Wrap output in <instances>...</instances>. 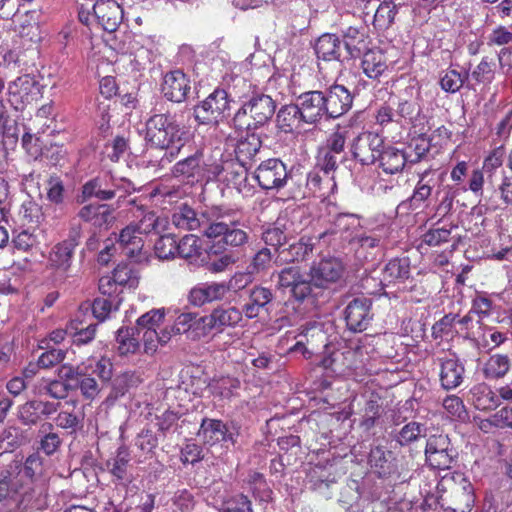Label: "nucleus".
Returning a JSON list of instances; mask_svg holds the SVG:
<instances>
[{"instance_id": "nucleus-11", "label": "nucleus", "mask_w": 512, "mask_h": 512, "mask_svg": "<svg viewBox=\"0 0 512 512\" xmlns=\"http://www.w3.org/2000/svg\"><path fill=\"white\" fill-rule=\"evenodd\" d=\"M254 178L263 190H280L288 179L286 165L278 158L262 161L254 172Z\"/></svg>"}, {"instance_id": "nucleus-55", "label": "nucleus", "mask_w": 512, "mask_h": 512, "mask_svg": "<svg viewBox=\"0 0 512 512\" xmlns=\"http://www.w3.org/2000/svg\"><path fill=\"white\" fill-rule=\"evenodd\" d=\"M424 426L418 422L412 421L403 426L395 437L397 443L406 446L416 441L424 432Z\"/></svg>"}, {"instance_id": "nucleus-42", "label": "nucleus", "mask_w": 512, "mask_h": 512, "mask_svg": "<svg viewBox=\"0 0 512 512\" xmlns=\"http://www.w3.org/2000/svg\"><path fill=\"white\" fill-rule=\"evenodd\" d=\"M475 503L474 490L470 482L464 480L461 490L456 493L454 506L446 508L447 512H470Z\"/></svg>"}, {"instance_id": "nucleus-32", "label": "nucleus", "mask_w": 512, "mask_h": 512, "mask_svg": "<svg viewBox=\"0 0 512 512\" xmlns=\"http://www.w3.org/2000/svg\"><path fill=\"white\" fill-rule=\"evenodd\" d=\"M470 396L475 408L481 411L494 410L501 404L496 392L484 382L474 385Z\"/></svg>"}, {"instance_id": "nucleus-2", "label": "nucleus", "mask_w": 512, "mask_h": 512, "mask_svg": "<svg viewBox=\"0 0 512 512\" xmlns=\"http://www.w3.org/2000/svg\"><path fill=\"white\" fill-rule=\"evenodd\" d=\"M189 130L182 126L177 115L161 108H153L145 122V140L154 148L164 150L161 162H171L182 150H188Z\"/></svg>"}, {"instance_id": "nucleus-10", "label": "nucleus", "mask_w": 512, "mask_h": 512, "mask_svg": "<svg viewBox=\"0 0 512 512\" xmlns=\"http://www.w3.org/2000/svg\"><path fill=\"white\" fill-rule=\"evenodd\" d=\"M229 108L228 93L223 89H216L194 108V116L201 124L218 123Z\"/></svg>"}, {"instance_id": "nucleus-9", "label": "nucleus", "mask_w": 512, "mask_h": 512, "mask_svg": "<svg viewBox=\"0 0 512 512\" xmlns=\"http://www.w3.org/2000/svg\"><path fill=\"white\" fill-rule=\"evenodd\" d=\"M240 427L233 421L223 422L219 419L204 418L201 422L198 437L205 445L217 444L235 445Z\"/></svg>"}, {"instance_id": "nucleus-64", "label": "nucleus", "mask_w": 512, "mask_h": 512, "mask_svg": "<svg viewBox=\"0 0 512 512\" xmlns=\"http://www.w3.org/2000/svg\"><path fill=\"white\" fill-rule=\"evenodd\" d=\"M222 512H253L250 499L244 494L232 496L223 503Z\"/></svg>"}, {"instance_id": "nucleus-51", "label": "nucleus", "mask_w": 512, "mask_h": 512, "mask_svg": "<svg viewBox=\"0 0 512 512\" xmlns=\"http://www.w3.org/2000/svg\"><path fill=\"white\" fill-rule=\"evenodd\" d=\"M249 490L253 496L261 501H267L272 491L270 490L263 474L259 472H251L247 478Z\"/></svg>"}, {"instance_id": "nucleus-18", "label": "nucleus", "mask_w": 512, "mask_h": 512, "mask_svg": "<svg viewBox=\"0 0 512 512\" xmlns=\"http://www.w3.org/2000/svg\"><path fill=\"white\" fill-rule=\"evenodd\" d=\"M327 118H339L346 114L352 107L353 96L343 85L334 84L324 92Z\"/></svg>"}, {"instance_id": "nucleus-3", "label": "nucleus", "mask_w": 512, "mask_h": 512, "mask_svg": "<svg viewBox=\"0 0 512 512\" xmlns=\"http://www.w3.org/2000/svg\"><path fill=\"white\" fill-rule=\"evenodd\" d=\"M136 191L134 184L124 177H116L110 173H104L87 181L81 188V194L77 196V202L85 203L95 198L98 201L117 200L118 204Z\"/></svg>"}, {"instance_id": "nucleus-26", "label": "nucleus", "mask_w": 512, "mask_h": 512, "mask_svg": "<svg viewBox=\"0 0 512 512\" xmlns=\"http://www.w3.org/2000/svg\"><path fill=\"white\" fill-rule=\"evenodd\" d=\"M40 493L31 486L18 483L16 490L12 493L11 504H8L7 512H25L31 508L40 507Z\"/></svg>"}, {"instance_id": "nucleus-47", "label": "nucleus", "mask_w": 512, "mask_h": 512, "mask_svg": "<svg viewBox=\"0 0 512 512\" xmlns=\"http://www.w3.org/2000/svg\"><path fill=\"white\" fill-rule=\"evenodd\" d=\"M381 415V405L379 403V397L372 395L365 403L363 409L362 419L360 426L368 431L376 425V421Z\"/></svg>"}, {"instance_id": "nucleus-34", "label": "nucleus", "mask_w": 512, "mask_h": 512, "mask_svg": "<svg viewBox=\"0 0 512 512\" xmlns=\"http://www.w3.org/2000/svg\"><path fill=\"white\" fill-rule=\"evenodd\" d=\"M304 123L300 109L295 102L282 106L276 115V125L284 133H292Z\"/></svg>"}, {"instance_id": "nucleus-39", "label": "nucleus", "mask_w": 512, "mask_h": 512, "mask_svg": "<svg viewBox=\"0 0 512 512\" xmlns=\"http://www.w3.org/2000/svg\"><path fill=\"white\" fill-rule=\"evenodd\" d=\"M18 218L23 226L38 227L44 220L42 206L31 198L26 199L19 207Z\"/></svg>"}, {"instance_id": "nucleus-52", "label": "nucleus", "mask_w": 512, "mask_h": 512, "mask_svg": "<svg viewBox=\"0 0 512 512\" xmlns=\"http://www.w3.org/2000/svg\"><path fill=\"white\" fill-rule=\"evenodd\" d=\"M23 442L22 431L14 426L4 429L0 434V449L3 452H11Z\"/></svg>"}, {"instance_id": "nucleus-46", "label": "nucleus", "mask_w": 512, "mask_h": 512, "mask_svg": "<svg viewBox=\"0 0 512 512\" xmlns=\"http://www.w3.org/2000/svg\"><path fill=\"white\" fill-rule=\"evenodd\" d=\"M314 242L310 237H301L298 242L289 246L288 249L283 250L281 253H287L286 261H301L305 260L313 251Z\"/></svg>"}, {"instance_id": "nucleus-25", "label": "nucleus", "mask_w": 512, "mask_h": 512, "mask_svg": "<svg viewBox=\"0 0 512 512\" xmlns=\"http://www.w3.org/2000/svg\"><path fill=\"white\" fill-rule=\"evenodd\" d=\"M190 91V81L181 70H173L165 74L162 93L172 102H183Z\"/></svg>"}, {"instance_id": "nucleus-41", "label": "nucleus", "mask_w": 512, "mask_h": 512, "mask_svg": "<svg viewBox=\"0 0 512 512\" xmlns=\"http://www.w3.org/2000/svg\"><path fill=\"white\" fill-rule=\"evenodd\" d=\"M168 220L158 216L155 212L149 211L143 215L140 221L134 225L141 236L144 234H160L165 231Z\"/></svg>"}, {"instance_id": "nucleus-36", "label": "nucleus", "mask_w": 512, "mask_h": 512, "mask_svg": "<svg viewBox=\"0 0 512 512\" xmlns=\"http://www.w3.org/2000/svg\"><path fill=\"white\" fill-rule=\"evenodd\" d=\"M512 362L507 354H492L484 363L482 373L486 379L498 380L504 378L510 371Z\"/></svg>"}, {"instance_id": "nucleus-14", "label": "nucleus", "mask_w": 512, "mask_h": 512, "mask_svg": "<svg viewBox=\"0 0 512 512\" xmlns=\"http://www.w3.org/2000/svg\"><path fill=\"white\" fill-rule=\"evenodd\" d=\"M60 403L31 399L18 406L17 418L24 426H36L56 413Z\"/></svg>"}, {"instance_id": "nucleus-19", "label": "nucleus", "mask_w": 512, "mask_h": 512, "mask_svg": "<svg viewBox=\"0 0 512 512\" xmlns=\"http://www.w3.org/2000/svg\"><path fill=\"white\" fill-rule=\"evenodd\" d=\"M343 273L342 262L334 257L324 258L310 270L311 280L316 288H325L336 282Z\"/></svg>"}, {"instance_id": "nucleus-16", "label": "nucleus", "mask_w": 512, "mask_h": 512, "mask_svg": "<svg viewBox=\"0 0 512 512\" xmlns=\"http://www.w3.org/2000/svg\"><path fill=\"white\" fill-rule=\"evenodd\" d=\"M371 299L357 297L349 302L345 308V320L349 330L362 332L367 329L372 320Z\"/></svg>"}, {"instance_id": "nucleus-56", "label": "nucleus", "mask_w": 512, "mask_h": 512, "mask_svg": "<svg viewBox=\"0 0 512 512\" xmlns=\"http://www.w3.org/2000/svg\"><path fill=\"white\" fill-rule=\"evenodd\" d=\"M164 319V312L160 309H153L149 312L143 314L140 316L137 320L136 327H134V330L136 331L137 335L141 332H144L146 329H154L158 328L159 325L163 322Z\"/></svg>"}, {"instance_id": "nucleus-62", "label": "nucleus", "mask_w": 512, "mask_h": 512, "mask_svg": "<svg viewBox=\"0 0 512 512\" xmlns=\"http://www.w3.org/2000/svg\"><path fill=\"white\" fill-rule=\"evenodd\" d=\"M344 160V156L331 153L328 150L321 148L317 156V167L325 174L334 172L338 164Z\"/></svg>"}, {"instance_id": "nucleus-29", "label": "nucleus", "mask_w": 512, "mask_h": 512, "mask_svg": "<svg viewBox=\"0 0 512 512\" xmlns=\"http://www.w3.org/2000/svg\"><path fill=\"white\" fill-rule=\"evenodd\" d=\"M77 217L98 229H107L114 219L108 206L97 204L82 206Z\"/></svg>"}, {"instance_id": "nucleus-58", "label": "nucleus", "mask_w": 512, "mask_h": 512, "mask_svg": "<svg viewBox=\"0 0 512 512\" xmlns=\"http://www.w3.org/2000/svg\"><path fill=\"white\" fill-rule=\"evenodd\" d=\"M138 376L132 372H124L115 377L112 382V391L116 398L125 395L131 387L137 386Z\"/></svg>"}, {"instance_id": "nucleus-35", "label": "nucleus", "mask_w": 512, "mask_h": 512, "mask_svg": "<svg viewBox=\"0 0 512 512\" xmlns=\"http://www.w3.org/2000/svg\"><path fill=\"white\" fill-rule=\"evenodd\" d=\"M409 274L410 264L407 258L391 259L383 268L379 286L382 288L397 281H404L409 278Z\"/></svg>"}, {"instance_id": "nucleus-61", "label": "nucleus", "mask_w": 512, "mask_h": 512, "mask_svg": "<svg viewBox=\"0 0 512 512\" xmlns=\"http://www.w3.org/2000/svg\"><path fill=\"white\" fill-rule=\"evenodd\" d=\"M47 199L55 205H61L65 200V188L63 181L56 175H51L47 180Z\"/></svg>"}, {"instance_id": "nucleus-33", "label": "nucleus", "mask_w": 512, "mask_h": 512, "mask_svg": "<svg viewBox=\"0 0 512 512\" xmlns=\"http://www.w3.org/2000/svg\"><path fill=\"white\" fill-rule=\"evenodd\" d=\"M289 226L290 223L287 219L278 218L273 224L263 229L262 240L278 251L290 238Z\"/></svg>"}, {"instance_id": "nucleus-8", "label": "nucleus", "mask_w": 512, "mask_h": 512, "mask_svg": "<svg viewBox=\"0 0 512 512\" xmlns=\"http://www.w3.org/2000/svg\"><path fill=\"white\" fill-rule=\"evenodd\" d=\"M315 53L323 61L344 63L356 57L359 50L350 42L341 40L337 35L325 33L315 43Z\"/></svg>"}, {"instance_id": "nucleus-59", "label": "nucleus", "mask_w": 512, "mask_h": 512, "mask_svg": "<svg viewBox=\"0 0 512 512\" xmlns=\"http://www.w3.org/2000/svg\"><path fill=\"white\" fill-rule=\"evenodd\" d=\"M37 244V236L30 230V228L14 232V236L12 238V245L14 249L21 252H28Z\"/></svg>"}, {"instance_id": "nucleus-60", "label": "nucleus", "mask_w": 512, "mask_h": 512, "mask_svg": "<svg viewBox=\"0 0 512 512\" xmlns=\"http://www.w3.org/2000/svg\"><path fill=\"white\" fill-rule=\"evenodd\" d=\"M494 75V63L489 61L488 57H483L471 73L472 79L484 84H490L494 80Z\"/></svg>"}, {"instance_id": "nucleus-24", "label": "nucleus", "mask_w": 512, "mask_h": 512, "mask_svg": "<svg viewBox=\"0 0 512 512\" xmlns=\"http://www.w3.org/2000/svg\"><path fill=\"white\" fill-rule=\"evenodd\" d=\"M229 292L224 282L203 283L193 287L188 295L189 302L197 307L206 303L223 300Z\"/></svg>"}, {"instance_id": "nucleus-44", "label": "nucleus", "mask_w": 512, "mask_h": 512, "mask_svg": "<svg viewBox=\"0 0 512 512\" xmlns=\"http://www.w3.org/2000/svg\"><path fill=\"white\" fill-rule=\"evenodd\" d=\"M73 254L74 249L60 242L52 248L49 263L52 267L66 272L71 266Z\"/></svg>"}, {"instance_id": "nucleus-4", "label": "nucleus", "mask_w": 512, "mask_h": 512, "mask_svg": "<svg viewBox=\"0 0 512 512\" xmlns=\"http://www.w3.org/2000/svg\"><path fill=\"white\" fill-rule=\"evenodd\" d=\"M183 158L174 164L172 173L175 177L192 179L216 178L224 172L225 167L221 160L211 161L205 159L204 149L196 145L191 138L188 140V150H182L178 157Z\"/></svg>"}, {"instance_id": "nucleus-38", "label": "nucleus", "mask_w": 512, "mask_h": 512, "mask_svg": "<svg viewBox=\"0 0 512 512\" xmlns=\"http://www.w3.org/2000/svg\"><path fill=\"white\" fill-rule=\"evenodd\" d=\"M363 72L371 79H378L387 69L386 56L380 50H369L363 55Z\"/></svg>"}, {"instance_id": "nucleus-31", "label": "nucleus", "mask_w": 512, "mask_h": 512, "mask_svg": "<svg viewBox=\"0 0 512 512\" xmlns=\"http://www.w3.org/2000/svg\"><path fill=\"white\" fill-rule=\"evenodd\" d=\"M261 147L262 141L255 133H248L245 137L240 138L235 147V155L239 164L246 167L256 161Z\"/></svg>"}, {"instance_id": "nucleus-7", "label": "nucleus", "mask_w": 512, "mask_h": 512, "mask_svg": "<svg viewBox=\"0 0 512 512\" xmlns=\"http://www.w3.org/2000/svg\"><path fill=\"white\" fill-rule=\"evenodd\" d=\"M390 234L391 229L387 225H377L362 230L351 244L355 249L357 258L363 260L375 258L384 250Z\"/></svg>"}, {"instance_id": "nucleus-5", "label": "nucleus", "mask_w": 512, "mask_h": 512, "mask_svg": "<svg viewBox=\"0 0 512 512\" xmlns=\"http://www.w3.org/2000/svg\"><path fill=\"white\" fill-rule=\"evenodd\" d=\"M276 102L266 94H254L245 101L233 117L234 127L251 131L267 124L275 113Z\"/></svg>"}, {"instance_id": "nucleus-27", "label": "nucleus", "mask_w": 512, "mask_h": 512, "mask_svg": "<svg viewBox=\"0 0 512 512\" xmlns=\"http://www.w3.org/2000/svg\"><path fill=\"white\" fill-rule=\"evenodd\" d=\"M355 357L356 352L352 349L336 350L324 357L321 364L335 374L346 375L355 369Z\"/></svg>"}, {"instance_id": "nucleus-22", "label": "nucleus", "mask_w": 512, "mask_h": 512, "mask_svg": "<svg viewBox=\"0 0 512 512\" xmlns=\"http://www.w3.org/2000/svg\"><path fill=\"white\" fill-rule=\"evenodd\" d=\"M407 97H399L396 105L397 115L399 117L400 126L405 124H413L421 115L422 108L420 104V91L414 86H410L405 90Z\"/></svg>"}, {"instance_id": "nucleus-13", "label": "nucleus", "mask_w": 512, "mask_h": 512, "mask_svg": "<svg viewBox=\"0 0 512 512\" xmlns=\"http://www.w3.org/2000/svg\"><path fill=\"white\" fill-rule=\"evenodd\" d=\"M383 144L384 140L378 134L362 132L354 138L351 152L362 165H371L378 160Z\"/></svg>"}, {"instance_id": "nucleus-1", "label": "nucleus", "mask_w": 512, "mask_h": 512, "mask_svg": "<svg viewBox=\"0 0 512 512\" xmlns=\"http://www.w3.org/2000/svg\"><path fill=\"white\" fill-rule=\"evenodd\" d=\"M171 223L181 230L200 229L210 239H219L231 247H240L249 241V233L241 221V213L228 206L218 205L198 213L187 204L176 207Z\"/></svg>"}, {"instance_id": "nucleus-30", "label": "nucleus", "mask_w": 512, "mask_h": 512, "mask_svg": "<svg viewBox=\"0 0 512 512\" xmlns=\"http://www.w3.org/2000/svg\"><path fill=\"white\" fill-rule=\"evenodd\" d=\"M377 161L386 174H396L401 172L405 165L409 163V156L407 152L401 149L383 145Z\"/></svg>"}, {"instance_id": "nucleus-23", "label": "nucleus", "mask_w": 512, "mask_h": 512, "mask_svg": "<svg viewBox=\"0 0 512 512\" xmlns=\"http://www.w3.org/2000/svg\"><path fill=\"white\" fill-rule=\"evenodd\" d=\"M440 365V383L443 389L449 391L459 387L464 380L465 368L455 356L438 358Z\"/></svg>"}, {"instance_id": "nucleus-12", "label": "nucleus", "mask_w": 512, "mask_h": 512, "mask_svg": "<svg viewBox=\"0 0 512 512\" xmlns=\"http://www.w3.org/2000/svg\"><path fill=\"white\" fill-rule=\"evenodd\" d=\"M39 94L40 84L29 74L17 77L8 85V101L15 110H23L37 100Z\"/></svg>"}, {"instance_id": "nucleus-53", "label": "nucleus", "mask_w": 512, "mask_h": 512, "mask_svg": "<svg viewBox=\"0 0 512 512\" xmlns=\"http://www.w3.org/2000/svg\"><path fill=\"white\" fill-rule=\"evenodd\" d=\"M154 249L159 259L168 260L177 253V241L171 234L161 235L156 241Z\"/></svg>"}, {"instance_id": "nucleus-48", "label": "nucleus", "mask_w": 512, "mask_h": 512, "mask_svg": "<svg viewBox=\"0 0 512 512\" xmlns=\"http://www.w3.org/2000/svg\"><path fill=\"white\" fill-rule=\"evenodd\" d=\"M395 15L396 5L393 2L384 1L374 14V27L378 30H386L393 23Z\"/></svg>"}, {"instance_id": "nucleus-21", "label": "nucleus", "mask_w": 512, "mask_h": 512, "mask_svg": "<svg viewBox=\"0 0 512 512\" xmlns=\"http://www.w3.org/2000/svg\"><path fill=\"white\" fill-rule=\"evenodd\" d=\"M94 20L107 32H114L122 20V9L115 0H97L93 6Z\"/></svg>"}, {"instance_id": "nucleus-20", "label": "nucleus", "mask_w": 512, "mask_h": 512, "mask_svg": "<svg viewBox=\"0 0 512 512\" xmlns=\"http://www.w3.org/2000/svg\"><path fill=\"white\" fill-rule=\"evenodd\" d=\"M361 217L357 214L339 213L333 222L332 229L318 235L323 239L327 234H339L340 238L352 244L362 232Z\"/></svg>"}, {"instance_id": "nucleus-50", "label": "nucleus", "mask_w": 512, "mask_h": 512, "mask_svg": "<svg viewBox=\"0 0 512 512\" xmlns=\"http://www.w3.org/2000/svg\"><path fill=\"white\" fill-rule=\"evenodd\" d=\"M84 366L89 367V373L96 374L101 382L106 383L112 379L113 376V364L107 357H101L100 359H89Z\"/></svg>"}, {"instance_id": "nucleus-6", "label": "nucleus", "mask_w": 512, "mask_h": 512, "mask_svg": "<svg viewBox=\"0 0 512 512\" xmlns=\"http://www.w3.org/2000/svg\"><path fill=\"white\" fill-rule=\"evenodd\" d=\"M424 453L425 462L432 469H450L457 458V452L446 434L429 436Z\"/></svg>"}, {"instance_id": "nucleus-15", "label": "nucleus", "mask_w": 512, "mask_h": 512, "mask_svg": "<svg viewBox=\"0 0 512 512\" xmlns=\"http://www.w3.org/2000/svg\"><path fill=\"white\" fill-rule=\"evenodd\" d=\"M296 103L300 109L302 119L306 124H316L323 117L327 118L325 107L324 92L314 90L300 94L296 98Z\"/></svg>"}, {"instance_id": "nucleus-49", "label": "nucleus", "mask_w": 512, "mask_h": 512, "mask_svg": "<svg viewBox=\"0 0 512 512\" xmlns=\"http://www.w3.org/2000/svg\"><path fill=\"white\" fill-rule=\"evenodd\" d=\"M467 77V73L462 74L455 69H449L443 72L439 84L445 92L456 93L462 88Z\"/></svg>"}, {"instance_id": "nucleus-63", "label": "nucleus", "mask_w": 512, "mask_h": 512, "mask_svg": "<svg viewBox=\"0 0 512 512\" xmlns=\"http://www.w3.org/2000/svg\"><path fill=\"white\" fill-rule=\"evenodd\" d=\"M199 242V238L193 234L184 236L177 243V254L185 259L198 255L200 250Z\"/></svg>"}, {"instance_id": "nucleus-17", "label": "nucleus", "mask_w": 512, "mask_h": 512, "mask_svg": "<svg viewBox=\"0 0 512 512\" xmlns=\"http://www.w3.org/2000/svg\"><path fill=\"white\" fill-rule=\"evenodd\" d=\"M242 320V311L234 306H219L201 317L205 331L222 332L226 327H235Z\"/></svg>"}, {"instance_id": "nucleus-43", "label": "nucleus", "mask_w": 512, "mask_h": 512, "mask_svg": "<svg viewBox=\"0 0 512 512\" xmlns=\"http://www.w3.org/2000/svg\"><path fill=\"white\" fill-rule=\"evenodd\" d=\"M119 244L126 249V254L133 257L139 253L143 247V239L134 225H128L121 230L119 235Z\"/></svg>"}, {"instance_id": "nucleus-37", "label": "nucleus", "mask_w": 512, "mask_h": 512, "mask_svg": "<svg viewBox=\"0 0 512 512\" xmlns=\"http://www.w3.org/2000/svg\"><path fill=\"white\" fill-rule=\"evenodd\" d=\"M436 173V170L426 169L419 174V180L410 198L413 206H419L431 196L432 190L438 182L435 177Z\"/></svg>"}, {"instance_id": "nucleus-28", "label": "nucleus", "mask_w": 512, "mask_h": 512, "mask_svg": "<svg viewBox=\"0 0 512 512\" xmlns=\"http://www.w3.org/2000/svg\"><path fill=\"white\" fill-rule=\"evenodd\" d=\"M392 451L382 446H375L370 450L369 463L380 478H386L397 472V464Z\"/></svg>"}, {"instance_id": "nucleus-45", "label": "nucleus", "mask_w": 512, "mask_h": 512, "mask_svg": "<svg viewBox=\"0 0 512 512\" xmlns=\"http://www.w3.org/2000/svg\"><path fill=\"white\" fill-rule=\"evenodd\" d=\"M134 328L121 327L116 334L117 350L120 355L134 354L139 349V340Z\"/></svg>"}, {"instance_id": "nucleus-57", "label": "nucleus", "mask_w": 512, "mask_h": 512, "mask_svg": "<svg viewBox=\"0 0 512 512\" xmlns=\"http://www.w3.org/2000/svg\"><path fill=\"white\" fill-rule=\"evenodd\" d=\"M76 386L80 389L82 396L86 399H94L101 391L100 384L89 373V367H87L80 376Z\"/></svg>"}, {"instance_id": "nucleus-40", "label": "nucleus", "mask_w": 512, "mask_h": 512, "mask_svg": "<svg viewBox=\"0 0 512 512\" xmlns=\"http://www.w3.org/2000/svg\"><path fill=\"white\" fill-rule=\"evenodd\" d=\"M68 386L64 381L42 378L35 385L33 392L36 396L46 394L54 399H63L68 394Z\"/></svg>"}, {"instance_id": "nucleus-54", "label": "nucleus", "mask_w": 512, "mask_h": 512, "mask_svg": "<svg viewBox=\"0 0 512 512\" xmlns=\"http://www.w3.org/2000/svg\"><path fill=\"white\" fill-rule=\"evenodd\" d=\"M18 483V481L12 479L9 470L0 472V503H3L6 511L8 510V504H11L12 493L16 490Z\"/></svg>"}]
</instances>
